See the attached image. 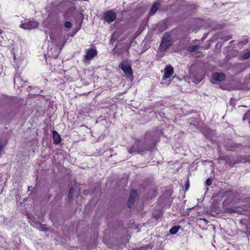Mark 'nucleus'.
Listing matches in <instances>:
<instances>
[{
  "mask_svg": "<svg viewBox=\"0 0 250 250\" xmlns=\"http://www.w3.org/2000/svg\"><path fill=\"white\" fill-rule=\"evenodd\" d=\"M174 74L173 68L171 65H167L164 69V74L161 81V84L164 86H167L171 81Z\"/></svg>",
  "mask_w": 250,
  "mask_h": 250,
  "instance_id": "f257e3e1",
  "label": "nucleus"
},
{
  "mask_svg": "<svg viewBox=\"0 0 250 250\" xmlns=\"http://www.w3.org/2000/svg\"><path fill=\"white\" fill-rule=\"evenodd\" d=\"M172 40L171 36L167 33L163 37L162 42L159 47V49L161 51H165L168 47L172 44Z\"/></svg>",
  "mask_w": 250,
  "mask_h": 250,
  "instance_id": "f03ea898",
  "label": "nucleus"
},
{
  "mask_svg": "<svg viewBox=\"0 0 250 250\" xmlns=\"http://www.w3.org/2000/svg\"><path fill=\"white\" fill-rule=\"evenodd\" d=\"M147 149V147L145 144L140 141H137L135 144L128 150L129 153H133L134 152H137L138 153H142L144 150Z\"/></svg>",
  "mask_w": 250,
  "mask_h": 250,
  "instance_id": "7ed1b4c3",
  "label": "nucleus"
},
{
  "mask_svg": "<svg viewBox=\"0 0 250 250\" xmlns=\"http://www.w3.org/2000/svg\"><path fill=\"white\" fill-rule=\"evenodd\" d=\"M38 25V22L35 21L25 20L24 22L21 23L20 27L25 29H32L37 27Z\"/></svg>",
  "mask_w": 250,
  "mask_h": 250,
  "instance_id": "20e7f679",
  "label": "nucleus"
},
{
  "mask_svg": "<svg viewBox=\"0 0 250 250\" xmlns=\"http://www.w3.org/2000/svg\"><path fill=\"white\" fill-rule=\"evenodd\" d=\"M128 78L132 77V72L131 66L127 63H121L119 66Z\"/></svg>",
  "mask_w": 250,
  "mask_h": 250,
  "instance_id": "39448f33",
  "label": "nucleus"
},
{
  "mask_svg": "<svg viewBox=\"0 0 250 250\" xmlns=\"http://www.w3.org/2000/svg\"><path fill=\"white\" fill-rule=\"evenodd\" d=\"M104 17L105 20L108 23L114 21L116 19V14L112 10H108L104 13Z\"/></svg>",
  "mask_w": 250,
  "mask_h": 250,
  "instance_id": "423d86ee",
  "label": "nucleus"
},
{
  "mask_svg": "<svg viewBox=\"0 0 250 250\" xmlns=\"http://www.w3.org/2000/svg\"><path fill=\"white\" fill-rule=\"evenodd\" d=\"M137 196V193L136 190H132L128 200L127 205L129 208H131L133 206L135 199Z\"/></svg>",
  "mask_w": 250,
  "mask_h": 250,
  "instance_id": "0eeeda50",
  "label": "nucleus"
},
{
  "mask_svg": "<svg viewBox=\"0 0 250 250\" xmlns=\"http://www.w3.org/2000/svg\"><path fill=\"white\" fill-rule=\"evenodd\" d=\"M97 51L94 49L88 50L84 56V59L86 60H91L97 55Z\"/></svg>",
  "mask_w": 250,
  "mask_h": 250,
  "instance_id": "6e6552de",
  "label": "nucleus"
},
{
  "mask_svg": "<svg viewBox=\"0 0 250 250\" xmlns=\"http://www.w3.org/2000/svg\"><path fill=\"white\" fill-rule=\"evenodd\" d=\"M212 79L217 82H222L225 78V76L222 73H214L212 75Z\"/></svg>",
  "mask_w": 250,
  "mask_h": 250,
  "instance_id": "1a4fd4ad",
  "label": "nucleus"
},
{
  "mask_svg": "<svg viewBox=\"0 0 250 250\" xmlns=\"http://www.w3.org/2000/svg\"><path fill=\"white\" fill-rule=\"evenodd\" d=\"M26 82H23L21 77L19 75H16L14 79V83L18 87H23Z\"/></svg>",
  "mask_w": 250,
  "mask_h": 250,
  "instance_id": "9d476101",
  "label": "nucleus"
},
{
  "mask_svg": "<svg viewBox=\"0 0 250 250\" xmlns=\"http://www.w3.org/2000/svg\"><path fill=\"white\" fill-rule=\"evenodd\" d=\"M160 3L159 1L155 2L153 4V5L150 10L149 15H154L156 12L157 10L158 9L159 7H160Z\"/></svg>",
  "mask_w": 250,
  "mask_h": 250,
  "instance_id": "9b49d317",
  "label": "nucleus"
},
{
  "mask_svg": "<svg viewBox=\"0 0 250 250\" xmlns=\"http://www.w3.org/2000/svg\"><path fill=\"white\" fill-rule=\"evenodd\" d=\"M54 143L58 144L61 142V138L60 135L56 131H53L52 132Z\"/></svg>",
  "mask_w": 250,
  "mask_h": 250,
  "instance_id": "f8f14e48",
  "label": "nucleus"
},
{
  "mask_svg": "<svg viewBox=\"0 0 250 250\" xmlns=\"http://www.w3.org/2000/svg\"><path fill=\"white\" fill-rule=\"evenodd\" d=\"M120 35V33L118 31L114 32L111 35V38L110 39V42H115L118 38Z\"/></svg>",
  "mask_w": 250,
  "mask_h": 250,
  "instance_id": "ddd939ff",
  "label": "nucleus"
},
{
  "mask_svg": "<svg viewBox=\"0 0 250 250\" xmlns=\"http://www.w3.org/2000/svg\"><path fill=\"white\" fill-rule=\"evenodd\" d=\"M180 228V227L179 226H175L173 227L169 230L170 234H176L178 232Z\"/></svg>",
  "mask_w": 250,
  "mask_h": 250,
  "instance_id": "4468645a",
  "label": "nucleus"
},
{
  "mask_svg": "<svg viewBox=\"0 0 250 250\" xmlns=\"http://www.w3.org/2000/svg\"><path fill=\"white\" fill-rule=\"evenodd\" d=\"M199 48L198 45H192L188 47V50L191 52L196 51Z\"/></svg>",
  "mask_w": 250,
  "mask_h": 250,
  "instance_id": "2eb2a0df",
  "label": "nucleus"
},
{
  "mask_svg": "<svg viewBox=\"0 0 250 250\" xmlns=\"http://www.w3.org/2000/svg\"><path fill=\"white\" fill-rule=\"evenodd\" d=\"M74 193V189L73 188H72L70 189L69 192L68 193V197L69 199H70L73 197Z\"/></svg>",
  "mask_w": 250,
  "mask_h": 250,
  "instance_id": "dca6fc26",
  "label": "nucleus"
},
{
  "mask_svg": "<svg viewBox=\"0 0 250 250\" xmlns=\"http://www.w3.org/2000/svg\"><path fill=\"white\" fill-rule=\"evenodd\" d=\"M242 58L244 59H247L250 58V51L244 53L242 56Z\"/></svg>",
  "mask_w": 250,
  "mask_h": 250,
  "instance_id": "f3484780",
  "label": "nucleus"
},
{
  "mask_svg": "<svg viewBox=\"0 0 250 250\" xmlns=\"http://www.w3.org/2000/svg\"><path fill=\"white\" fill-rule=\"evenodd\" d=\"M72 23L70 21H67L64 23V26L67 28H70L72 27Z\"/></svg>",
  "mask_w": 250,
  "mask_h": 250,
  "instance_id": "a211bd4d",
  "label": "nucleus"
},
{
  "mask_svg": "<svg viewBox=\"0 0 250 250\" xmlns=\"http://www.w3.org/2000/svg\"><path fill=\"white\" fill-rule=\"evenodd\" d=\"M212 180L210 178H208L205 182V185L206 186H209L211 185Z\"/></svg>",
  "mask_w": 250,
  "mask_h": 250,
  "instance_id": "6ab92c4d",
  "label": "nucleus"
},
{
  "mask_svg": "<svg viewBox=\"0 0 250 250\" xmlns=\"http://www.w3.org/2000/svg\"><path fill=\"white\" fill-rule=\"evenodd\" d=\"M248 41L247 40H244L239 42V44L240 45H244L248 43Z\"/></svg>",
  "mask_w": 250,
  "mask_h": 250,
  "instance_id": "aec40b11",
  "label": "nucleus"
},
{
  "mask_svg": "<svg viewBox=\"0 0 250 250\" xmlns=\"http://www.w3.org/2000/svg\"><path fill=\"white\" fill-rule=\"evenodd\" d=\"M41 227L42 228V231H46L47 229H46V227L44 226V227H42V225H41Z\"/></svg>",
  "mask_w": 250,
  "mask_h": 250,
  "instance_id": "412c9836",
  "label": "nucleus"
},
{
  "mask_svg": "<svg viewBox=\"0 0 250 250\" xmlns=\"http://www.w3.org/2000/svg\"><path fill=\"white\" fill-rule=\"evenodd\" d=\"M200 81H201V78H199V79H198V80H196V81H195L194 82V83H199Z\"/></svg>",
  "mask_w": 250,
  "mask_h": 250,
  "instance_id": "4be33fe9",
  "label": "nucleus"
},
{
  "mask_svg": "<svg viewBox=\"0 0 250 250\" xmlns=\"http://www.w3.org/2000/svg\"><path fill=\"white\" fill-rule=\"evenodd\" d=\"M231 38L230 37H227L226 39H225V41H228Z\"/></svg>",
  "mask_w": 250,
  "mask_h": 250,
  "instance_id": "5701e85b",
  "label": "nucleus"
},
{
  "mask_svg": "<svg viewBox=\"0 0 250 250\" xmlns=\"http://www.w3.org/2000/svg\"><path fill=\"white\" fill-rule=\"evenodd\" d=\"M189 77H191V78L193 77V75H192L191 72H190V73H189Z\"/></svg>",
  "mask_w": 250,
  "mask_h": 250,
  "instance_id": "b1692460",
  "label": "nucleus"
},
{
  "mask_svg": "<svg viewBox=\"0 0 250 250\" xmlns=\"http://www.w3.org/2000/svg\"><path fill=\"white\" fill-rule=\"evenodd\" d=\"M246 161H248L250 163V156L248 158V159Z\"/></svg>",
  "mask_w": 250,
  "mask_h": 250,
  "instance_id": "393cba45",
  "label": "nucleus"
},
{
  "mask_svg": "<svg viewBox=\"0 0 250 250\" xmlns=\"http://www.w3.org/2000/svg\"><path fill=\"white\" fill-rule=\"evenodd\" d=\"M1 147H2V145H1V143L0 142V150L1 149Z\"/></svg>",
  "mask_w": 250,
  "mask_h": 250,
  "instance_id": "a878e982",
  "label": "nucleus"
},
{
  "mask_svg": "<svg viewBox=\"0 0 250 250\" xmlns=\"http://www.w3.org/2000/svg\"><path fill=\"white\" fill-rule=\"evenodd\" d=\"M2 33V30L1 29H0V34Z\"/></svg>",
  "mask_w": 250,
  "mask_h": 250,
  "instance_id": "bb28decb",
  "label": "nucleus"
},
{
  "mask_svg": "<svg viewBox=\"0 0 250 250\" xmlns=\"http://www.w3.org/2000/svg\"><path fill=\"white\" fill-rule=\"evenodd\" d=\"M246 116V115H245V116L244 117V118H243V119H244V120L245 119V116Z\"/></svg>",
  "mask_w": 250,
  "mask_h": 250,
  "instance_id": "cd10ccee",
  "label": "nucleus"
}]
</instances>
